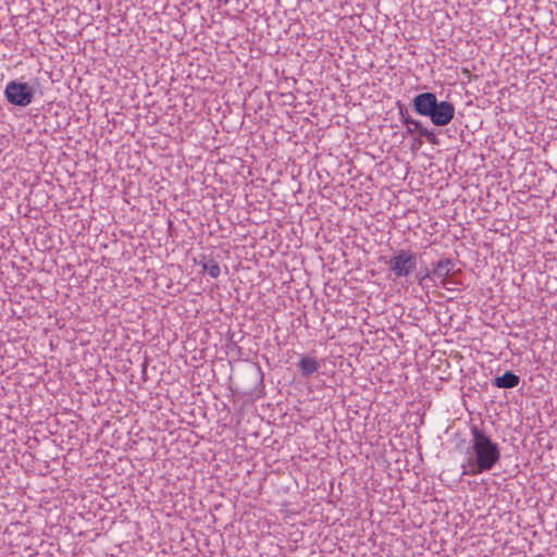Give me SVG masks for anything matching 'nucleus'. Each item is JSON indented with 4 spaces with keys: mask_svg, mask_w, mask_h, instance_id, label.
I'll return each instance as SVG.
<instances>
[{
    "mask_svg": "<svg viewBox=\"0 0 557 557\" xmlns=\"http://www.w3.org/2000/svg\"><path fill=\"white\" fill-rule=\"evenodd\" d=\"M471 438L461 463L463 475H479L488 472L499 462L502 453L498 443L478 425L470 428Z\"/></svg>",
    "mask_w": 557,
    "mask_h": 557,
    "instance_id": "f257e3e1",
    "label": "nucleus"
},
{
    "mask_svg": "<svg viewBox=\"0 0 557 557\" xmlns=\"http://www.w3.org/2000/svg\"><path fill=\"white\" fill-rule=\"evenodd\" d=\"M414 111L431 120L435 126L448 125L455 116V107L449 101H438L434 92H421L412 99Z\"/></svg>",
    "mask_w": 557,
    "mask_h": 557,
    "instance_id": "f03ea898",
    "label": "nucleus"
},
{
    "mask_svg": "<svg viewBox=\"0 0 557 557\" xmlns=\"http://www.w3.org/2000/svg\"><path fill=\"white\" fill-rule=\"evenodd\" d=\"M417 260L416 252L409 249H400L386 261V265L395 277H408L417 269Z\"/></svg>",
    "mask_w": 557,
    "mask_h": 557,
    "instance_id": "7ed1b4c3",
    "label": "nucleus"
},
{
    "mask_svg": "<svg viewBox=\"0 0 557 557\" xmlns=\"http://www.w3.org/2000/svg\"><path fill=\"white\" fill-rule=\"evenodd\" d=\"M34 88L27 83L10 81L4 88V96L9 103L16 107H27L34 100Z\"/></svg>",
    "mask_w": 557,
    "mask_h": 557,
    "instance_id": "20e7f679",
    "label": "nucleus"
},
{
    "mask_svg": "<svg viewBox=\"0 0 557 557\" xmlns=\"http://www.w3.org/2000/svg\"><path fill=\"white\" fill-rule=\"evenodd\" d=\"M401 114V122L406 127V135L418 133L421 137H424L426 140L434 143L435 141V133L422 125V123L418 120L410 117L409 115Z\"/></svg>",
    "mask_w": 557,
    "mask_h": 557,
    "instance_id": "39448f33",
    "label": "nucleus"
},
{
    "mask_svg": "<svg viewBox=\"0 0 557 557\" xmlns=\"http://www.w3.org/2000/svg\"><path fill=\"white\" fill-rule=\"evenodd\" d=\"M454 262L450 259H443L436 262L432 270V276L434 278H437L442 282H445V280L449 276V274L454 270Z\"/></svg>",
    "mask_w": 557,
    "mask_h": 557,
    "instance_id": "423d86ee",
    "label": "nucleus"
},
{
    "mask_svg": "<svg viewBox=\"0 0 557 557\" xmlns=\"http://www.w3.org/2000/svg\"><path fill=\"white\" fill-rule=\"evenodd\" d=\"M520 383V377L511 371H506L503 375L497 376L493 381V385L497 388H513Z\"/></svg>",
    "mask_w": 557,
    "mask_h": 557,
    "instance_id": "0eeeda50",
    "label": "nucleus"
},
{
    "mask_svg": "<svg viewBox=\"0 0 557 557\" xmlns=\"http://www.w3.org/2000/svg\"><path fill=\"white\" fill-rule=\"evenodd\" d=\"M301 375L305 377L311 376L320 369V363L315 357L305 356L298 363Z\"/></svg>",
    "mask_w": 557,
    "mask_h": 557,
    "instance_id": "6e6552de",
    "label": "nucleus"
},
{
    "mask_svg": "<svg viewBox=\"0 0 557 557\" xmlns=\"http://www.w3.org/2000/svg\"><path fill=\"white\" fill-rule=\"evenodd\" d=\"M199 264L202 271L206 272L211 278H218L221 274V267L213 258L202 257Z\"/></svg>",
    "mask_w": 557,
    "mask_h": 557,
    "instance_id": "1a4fd4ad",
    "label": "nucleus"
},
{
    "mask_svg": "<svg viewBox=\"0 0 557 557\" xmlns=\"http://www.w3.org/2000/svg\"><path fill=\"white\" fill-rule=\"evenodd\" d=\"M431 275H432V272H430L429 270H426L425 272H419V273L416 275V278H417V281H418V283H419V284H422V283H423V281H424L425 278L431 277Z\"/></svg>",
    "mask_w": 557,
    "mask_h": 557,
    "instance_id": "9d476101",
    "label": "nucleus"
}]
</instances>
